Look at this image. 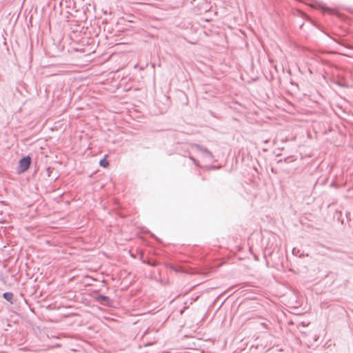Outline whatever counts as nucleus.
I'll use <instances>...</instances> for the list:
<instances>
[{"label": "nucleus", "instance_id": "obj_1", "mask_svg": "<svg viewBox=\"0 0 353 353\" xmlns=\"http://www.w3.org/2000/svg\"><path fill=\"white\" fill-rule=\"evenodd\" d=\"M31 163V158L26 157L19 161V169L21 172H24L28 170Z\"/></svg>", "mask_w": 353, "mask_h": 353}, {"label": "nucleus", "instance_id": "obj_2", "mask_svg": "<svg viewBox=\"0 0 353 353\" xmlns=\"http://www.w3.org/2000/svg\"><path fill=\"white\" fill-rule=\"evenodd\" d=\"M107 158H108V155L105 154L104 158L100 161L99 164L101 166H102L103 168H108L109 166V162L107 160Z\"/></svg>", "mask_w": 353, "mask_h": 353}, {"label": "nucleus", "instance_id": "obj_3", "mask_svg": "<svg viewBox=\"0 0 353 353\" xmlns=\"http://www.w3.org/2000/svg\"><path fill=\"white\" fill-rule=\"evenodd\" d=\"M322 10L324 13H327L330 14H334L337 12V11L335 9H332V8H325V7H323Z\"/></svg>", "mask_w": 353, "mask_h": 353}, {"label": "nucleus", "instance_id": "obj_4", "mask_svg": "<svg viewBox=\"0 0 353 353\" xmlns=\"http://www.w3.org/2000/svg\"><path fill=\"white\" fill-rule=\"evenodd\" d=\"M3 296L4 299H6L7 301L10 302L11 303H12V299H13V294L12 293H11V292H5Z\"/></svg>", "mask_w": 353, "mask_h": 353}]
</instances>
